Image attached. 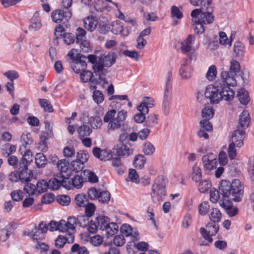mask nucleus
I'll return each instance as SVG.
<instances>
[{
  "mask_svg": "<svg viewBox=\"0 0 254 254\" xmlns=\"http://www.w3.org/2000/svg\"><path fill=\"white\" fill-rule=\"evenodd\" d=\"M219 189V191L213 189L210 191V200L213 203L220 198V193L223 197L235 202H240L244 193V187L238 179L234 180L232 183L226 180H222Z\"/></svg>",
  "mask_w": 254,
  "mask_h": 254,
  "instance_id": "1",
  "label": "nucleus"
},
{
  "mask_svg": "<svg viewBox=\"0 0 254 254\" xmlns=\"http://www.w3.org/2000/svg\"><path fill=\"white\" fill-rule=\"evenodd\" d=\"M116 114V110L113 109L108 111L104 117V122L108 124L107 129L109 131L120 128L126 119L127 112L123 110L118 112L117 116Z\"/></svg>",
  "mask_w": 254,
  "mask_h": 254,
  "instance_id": "2",
  "label": "nucleus"
},
{
  "mask_svg": "<svg viewBox=\"0 0 254 254\" xmlns=\"http://www.w3.org/2000/svg\"><path fill=\"white\" fill-rule=\"evenodd\" d=\"M214 11L213 4L207 6L196 8L191 12V16L193 19H199L200 22L204 24H209L214 20V16L213 14Z\"/></svg>",
  "mask_w": 254,
  "mask_h": 254,
  "instance_id": "3",
  "label": "nucleus"
},
{
  "mask_svg": "<svg viewBox=\"0 0 254 254\" xmlns=\"http://www.w3.org/2000/svg\"><path fill=\"white\" fill-rule=\"evenodd\" d=\"M166 195L165 180L162 176L158 177L152 187L151 196L154 203H159Z\"/></svg>",
  "mask_w": 254,
  "mask_h": 254,
  "instance_id": "4",
  "label": "nucleus"
},
{
  "mask_svg": "<svg viewBox=\"0 0 254 254\" xmlns=\"http://www.w3.org/2000/svg\"><path fill=\"white\" fill-rule=\"evenodd\" d=\"M95 220L99 229L105 232L107 238L112 236L118 231L119 227L117 224L110 222L108 217L100 215Z\"/></svg>",
  "mask_w": 254,
  "mask_h": 254,
  "instance_id": "5",
  "label": "nucleus"
},
{
  "mask_svg": "<svg viewBox=\"0 0 254 254\" xmlns=\"http://www.w3.org/2000/svg\"><path fill=\"white\" fill-rule=\"evenodd\" d=\"M32 172L28 169V165L24 162L19 163L18 171L12 172L9 175V179L12 182H16L18 180L22 183L28 182L31 180Z\"/></svg>",
  "mask_w": 254,
  "mask_h": 254,
  "instance_id": "6",
  "label": "nucleus"
},
{
  "mask_svg": "<svg viewBox=\"0 0 254 254\" xmlns=\"http://www.w3.org/2000/svg\"><path fill=\"white\" fill-rule=\"evenodd\" d=\"M235 76L228 71L223 70L220 73V79L215 81V84L219 87H222V85L235 86L237 83Z\"/></svg>",
  "mask_w": 254,
  "mask_h": 254,
  "instance_id": "7",
  "label": "nucleus"
},
{
  "mask_svg": "<svg viewBox=\"0 0 254 254\" xmlns=\"http://www.w3.org/2000/svg\"><path fill=\"white\" fill-rule=\"evenodd\" d=\"M75 217H70L68 218L67 221L62 220L60 221V226H61V231L68 232V234H67L68 236L70 238V240L68 241L69 243H72L74 240V236L71 233L75 230L76 222Z\"/></svg>",
  "mask_w": 254,
  "mask_h": 254,
  "instance_id": "8",
  "label": "nucleus"
},
{
  "mask_svg": "<svg viewBox=\"0 0 254 254\" xmlns=\"http://www.w3.org/2000/svg\"><path fill=\"white\" fill-rule=\"evenodd\" d=\"M194 39V37L193 36L189 35L184 41L178 43V46H180L181 51L183 53L186 54L190 61L194 57V50L192 48V44Z\"/></svg>",
  "mask_w": 254,
  "mask_h": 254,
  "instance_id": "9",
  "label": "nucleus"
},
{
  "mask_svg": "<svg viewBox=\"0 0 254 254\" xmlns=\"http://www.w3.org/2000/svg\"><path fill=\"white\" fill-rule=\"evenodd\" d=\"M220 88L215 84L209 85L206 87L204 96L211 103L217 104L220 101Z\"/></svg>",
  "mask_w": 254,
  "mask_h": 254,
  "instance_id": "10",
  "label": "nucleus"
},
{
  "mask_svg": "<svg viewBox=\"0 0 254 254\" xmlns=\"http://www.w3.org/2000/svg\"><path fill=\"white\" fill-rule=\"evenodd\" d=\"M219 231V225L215 222H209L206 225V228H201L200 232L203 238L210 243L213 242L211 237L215 236Z\"/></svg>",
  "mask_w": 254,
  "mask_h": 254,
  "instance_id": "11",
  "label": "nucleus"
},
{
  "mask_svg": "<svg viewBox=\"0 0 254 254\" xmlns=\"http://www.w3.org/2000/svg\"><path fill=\"white\" fill-rule=\"evenodd\" d=\"M72 16V12L69 9H57L51 13L52 20L57 23L62 22L64 24Z\"/></svg>",
  "mask_w": 254,
  "mask_h": 254,
  "instance_id": "12",
  "label": "nucleus"
},
{
  "mask_svg": "<svg viewBox=\"0 0 254 254\" xmlns=\"http://www.w3.org/2000/svg\"><path fill=\"white\" fill-rule=\"evenodd\" d=\"M232 199L220 200L219 204L224 209L226 213L229 217H234L238 214L239 209L237 206H234L231 202Z\"/></svg>",
  "mask_w": 254,
  "mask_h": 254,
  "instance_id": "13",
  "label": "nucleus"
},
{
  "mask_svg": "<svg viewBox=\"0 0 254 254\" xmlns=\"http://www.w3.org/2000/svg\"><path fill=\"white\" fill-rule=\"evenodd\" d=\"M121 232L124 237H128L131 242H134L139 240V233L136 231H133L131 226L125 224L121 227Z\"/></svg>",
  "mask_w": 254,
  "mask_h": 254,
  "instance_id": "14",
  "label": "nucleus"
},
{
  "mask_svg": "<svg viewBox=\"0 0 254 254\" xmlns=\"http://www.w3.org/2000/svg\"><path fill=\"white\" fill-rule=\"evenodd\" d=\"M251 122V117L248 111L244 110L239 115L237 128L246 131Z\"/></svg>",
  "mask_w": 254,
  "mask_h": 254,
  "instance_id": "15",
  "label": "nucleus"
},
{
  "mask_svg": "<svg viewBox=\"0 0 254 254\" xmlns=\"http://www.w3.org/2000/svg\"><path fill=\"white\" fill-rule=\"evenodd\" d=\"M110 26L111 31L113 34H121L124 37L128 36L130 31V29L128 27L124 28L122 22L120 21H114Z\"/></svg>",
  "mask_w": 254,
  "mask_h": 254,
  "instance_id": "16",
  "label": "nucleus"
},
{
  "mask_svg": "<svg viewBox=\"0 0 254 254\" xmlns=\"http://www.w3.org/2000/svg\"><path fill=\"white\" fill-rule=\"evenodd\" d=\"M245 134L246 131L237 128L232 134L231 143L235 144L237 148H240L243 145Z\"/></svg>",
  "mask_w": 254,
  "mask_h": 254,
  "instance_id": "17",
  "label": "nucleus"
},
{
  "mask_svg": "<svg viewBox=\"0 0 254 254\" xmlns=\"http://www.w3.org/2000/svg\"><path fill=\"white\" fill-rule=\"evenodd\" d=\"M83 3L91 8L92 13L102 12L104 8V2L103 0H81Z\"/></svg>",
  "mask_w": 254,
  "mask_h": 254,
  "instance_id": "18",
  "label": "nucleus"
},
{
  "mask_svg": "<svg viewBox=\"0 0 254 254\" xmlns=\"http://www.w3.org/2000/svg\"><path fill=\"white\" fill-rule=\"evenodd\" d=\"M68 161L65 159H61L57 162V167L60 171L59 175L61 176V178L66 179L69 178L70 174L68 170Z\"/></svg>",
  "mask_w": 254,
  "mask_h": 254,
  "instance_id": "19",
  "label": "nucleus"
},
{
  "mask_svg": "<svg viewBox=\"0 0 254 254\" xmlns=\"http://www.w3.org/2000/svg\"><path fill=\"white\" fill-rule=\"evenodd\" d=\"M202 161L204 167L207 170H211L216 167L217 160L212 153L203 156Z\"/></svg>",
  "mask_w": 254,
  "mask_h": 254,
  "instance_id": "20",
  "label": "nucleus"
},
{
  "mask_svg": "<svg viewBox=\"0 0 254 254\" xmlns=\"http://www.w3.org/2000/svg\"><path fill=\"white\" fill-rule=\"evenodd\" d=\"M94 156L101 161H107L112 157V154L110 151L106 149H101L98 147H95L92 150Z\"/></svg>",
  "mask_w": 254,
  "mask_h": 254,
  "instance_id": "21",
  "label": "nucleus"
},
{
  "mask_svg": "<svg viewBox=\"0 0 254 254\" xmlns=\"http://www.w3.org/2000/svg\"><path fill=\"white\" fill-rule=\"evenodd\" d=\"M220 88V101L224 100L227 101H231L234 97L235 92L229 86H222Z\"/></svg>",
  "mask_w": 254,
  "mask_h": 254,
  "instance_id": "22",
  "label": "nucleus"
},
{
  "mask_svg": "<svg viewBox=\"0 0 254 254\" xmlns=\"http://www.w3.org/2000/svg\"><path fill=\"white\" fill-rule=\"evenodd\" d=\"M117 55L114 52H109L103 55L99 58V60L105 67H111L116 62Z\"/></svg>",
  "mask_w": 254,
  "mask_h": 254,
  "instance_id": "23",
  "label": "nucleus"
},
{
  "mask_svg": "<svg viewBox=\"0 0 254 254\" xmlns=\"http://www.w3.org/2000/svg\"><path fill=\"white\" fill-rule=\"evenodd\" d=\"M56 177L51 178L49 181L48 185L49 189L52 190H57L61 186L66 187L64 184L66 183L65 181L66 179L61 178V176L60 175H57Z\"/></svg>",
  "mask_w": 254,
  "mask_h": 254,
  "instance_id": "24",
  "label": "nucleus"
},
{
  "mask_svg": "<svg viewBox=\"0 0 254 254\" xmlns=\"http://www.w3.org/2000/svg\"><path fill=\"white\" fill-rule=\"evenodd\" d=\"M117 154L120 156H128L133 153L129 144H119L115 146Z\"/></svg>",
  "mask_w": 254,
  "mask_h": 254,
  "instance_id": "25",
  "label": "nucleus"
},
{
  "mask_svg": "<svg viewBox=\"0 0 254 254\" xmlns=\"http://www.w3.org/2000/svg\"><path fill=\"white\" fill-rule=\"evenodd\" d=\"M83 114L88 118V124L93 129H99L101 127L102 125V121L101 118L97 115L89 116L87 112H84Z\"/></svg>",
  "mask_w": 254,
  "mask_h": 254,
  "instance_id": "26",
  "label": "nucleus"
},
{
  "mask_svg": "<svg viewBox=\"0 0 254 254\" xmlns=\"http://www.w3.org/2000/svg\"><path fill=\"white\" fill-rule=\"evenodd\" d=\"M237 96L240 103L244 105H248L251 101L248 91L244 88L238 90Z\"/></svg>",
  "mask_w": 254,
  "mask_h": 254,
  "instance_id": "27",
  "label": "nucleus"
},
{
  "mask_svg": "<svg viewBox=\"0 0 254 254\" xmlns=\"http://www.w3.org/2000/svg\"><path fill=\"white\" fill-rule=\"evenodd\" d=\"M245 54V46L240 41L235 42L234 44L233 56L236 58H242Z\"/></svg>",
  "mask_w": 254,
  "mask_h": 254,
  "instance_id": "28",
  "label": "nucleus"
},
{
  "mask_svg": "<svg viewBox=\"0 0 254 254\" xmlns=\"http://www.w3.org/2000/svg\"><path fill=\"white\" fill-rule=\"evenodd\" d=\"M193 72L192 67L189 64L183 65L180 69V74L182 79L188 80L191 78Z\"/></svg>",
  "mask_w": 254,
  "mask_h": 254,
  "instance_id": "29",
  "label": "nucleus"
},
{
  "mask_svg": "<svg viewBox=\"0 0 254 254\" xmlns=\"http://www.w3.org/2000/svg\"><path fill=\"white\" fill-rule=\"evenodd\" d=\"M84 27L88 30L93 31L97 27L98 21L93 17H87L83 20Z\"/></svg>",
  "mask_w": 254,
  "mask_h": 254,
  "instance_id": "30",
  "label": "nucleus"
},
{
  "mask_svg": "<svg viewBox=\"0 0 254 254\" xmlns=\"http://www.w3.org/2000/svg\"><path fill=\"white\" fill-rule=\"evenodd\" d=\"M92 69L97 76H105L108 73L107 69L102 63L98 60V62L93 64Z\"/></svg>",
  "mask_w": 254,
  "mask_h": 254,
  "instance_id": "31",
  "label": "nucleus"
},
{
  "mask_svg": "<svg viewBox=\"0 0 254 254\" xmlns=\"http://www.w3.org/2000/svg\"><path fill=\"white\" fill-rule=\"evenodd\" d=\"M20 151L21 154L22 155V157L19 162V163H22L24 162V163H26V165H28V163H29L32 160V154L31 151L27 149V147L26 149H24L23 147H20Z\"/></svg>",
  "mask_w": 254,
  "mask_h": 254,
  "instance_id": "32",
  "label": "nucleus"
},
{
  "mask_svg": "<svg viewBox=\"0 0 254 254\" xmlns=\"http://www.w3.org/2000/svg\"><path fill=\"white\" fill-rule=\"evenodd\" d=\"M241 66L239 62L236 60L232 59L230 61L229 71L236 76L240 73Z\"/></svg>",
  "mask_w": 254,
  "mask_h": 254,
  "instance_id": "33",
  "label": "nucleus"
},
{
  "mask_svg": "<svg viewBox=\"0 0 254 254\" xmlns=\"http://www.w3.org/2000/svg\"><path fill=\"white\" fill-rule=\"evenodd\" d=\"M48 227L49 226L47 225L46 224L42 222L39 224V229L37 230L36 228H35V231L34 232V233H30L29 236L31 237L33 239L37 240V236L39 235L38 233H46L48 231Z\"/></svg>",
  "mask_w": 254,
  "mask_h": 254,
  "instance_id": "34",
  "label": "nucleus"
},
{
  "mask_svg": "<svg viewBox=\"0 0 254 254\" xmlns=\"http://www.w3.org/2000/svg\"><path fill=\"white\" fill-rule=\"evenodd\" d=\"M191 176L192 179L195 182L199 181L201 178V169L196 164L194 165L192 167Z\"/></svg>",
  "mask_w": 254,
  "mask_h": 254,
  "instance_id": "35",
  "label": "nucleus"
},
{
  "mask_svg": "<svg viewBox=\"0 0 254 254\" xmlns=\"http://www.w3.org/2000/svg\"><path fill=\"white\" fill-rule=\"evenodd\" d=\"M74 200L76 204L80 207H85L88 203L85 195L82 193L76 195Z\"/></svg>",
  "mask_w": 254,
  "mask_h": 254,
  "instance_id": "36",
  "label": "nucleus"
},
{
  "mask_svg": "<svg viewBox=\"0 0 254 254\" xmlns=\"http://www.w3.org/2000/svg\"><path fill=\"white\" fill-rule=\"evenodd\" d=\"M217 74V69L216 66L211 65L208 68L205 77L209 81H212L215 79Z\"/></svg>",
  "mask_w": 254,
  "mask_h": 254,
  "instance_id": "37",
  "label": "nucleus"
},
{
  "mask_svg": "<svg viewBox=\"0 0 254 254\" xmlns=\"http://www.w3.org/2000/svg\"><path fill=\"white\" fill-rule=\"evenodd\" d=\"M12 232V228L10 225L6 226L5 228L0 230V241H5L9 237Z\"/></svg>",
  "mask_w": 254,
  "mask_h": 254,
  "instance_id": "38",
  "label": "nucleus"
},
{
  "mask_svg": "<svg viewBox=\"0 0 254 254\" xmlns=\"http://www.w3.org/2000/svg\"><path fill=\"white\" fill-rule=\"evenodd\" d=\"M42 27L41 21L37 16H34L31 19V24L29 25V30L31 31H35L40 29Z\"/></svg>",
  "mask_w": 254,
  "mask_h": 254,
  "instance_id": "39",
  "label": "nucleus"
},
{
  "mask_svg": "<svg viewBox=\"0 0 254 254\" xmlns=\"http://www.w3.org/2000/svg\"><path fill=\"white\" fill-rule=\"evenodd\" d=\"M221 213L218 208H213L209 215V218L212 222L217 223L221 219Z\"/></svg>",
  "mask_w": 254,
  "mask_h": 254,
  "instance_id": "40",
  "label": "nucleus"
},
{
  "mask_svg": "<svg viewBox=\"0 0 254 254\" xmlns=\"http://www.w3.org/2000/svg\"><path fill=\"white\" fill-rule=\"evenodd\" d=\"M77 131L80 136L81 137L88 136L92 131V128H90L88 126L85 125H83L78 127Z\"/></svg>",
  "mask_w": 254,
  "mask_h": 254,
  "instance_id": "41",
  "label": "nucleus"
},
{
  "mask_svg": "<svg viewBox=\"0 0 254 254\" xmlns=\"http://www.w3.org/2000/svg\"><path fill=\"white\" fill-rule=\"evenodd\" d=\"M35 163L39 168H42L47 163L46 156L42 153H37L35 156Z\"/></svg>",
  "mask_w": 254,
  "mask_h": 254,
  "instance_id": "42",
  "label": "nucleus"
},
{
  "mask_svg": "<svg viewBox=\"0 0 254 254\" xmlns=\"http://www.w3.org/2000/svg\"><path fill=\"white\" fill-rule=\"evenodd\" d=\"M49 188L48 182L45 180H39L37 183L36 190L38 193L46 191Z\"/></svg>",
  "mask_w": 254,
  "mask_h": 254,
  "instance_id": "43",
  "label": "nucleus"
},
{
  "mask_svg": "<svg viewBox=\"0 0 254 254\" xmlns=\"http://www.w3.org/2000/svg\"><path fill=\"white\" fill-rule=\"evenodd\" d=\"M145 163V157L143 155L139 154L135 156L133 164L135 168L141 169L143 167Z\"/></svg>",
  "mask_w": 254,
  "mask_h": 254,
  "instance_id": "44",
  "label": "nucleus"
},
{
  "mask_svg": "<svg viewBox=\"0 0 254 254\" xmlns=\"http://www.w3.org/2000/svg\"><path fill=\"white\" fill-rule=\"evenodd\" d=\"M75 219L76 226L78 225L80 227L84 228L89 224V218L85 215L78 216Z\"/></svg>",
  "mask_w": 254,
  "mask_h": 254,
  "instance_id": "45",
  "label": "nucleus"
},
{
  "mask_svg": "<svg viewBox=\"0 0 254 254\" xmlns=\"http://www.w3.org/2000/svg\"><path fill=\"white\" fill-rule=\"evenodd\" d=\"M77 44L79 45L80 51L83 53H88L92 50V46L90 42L86 39L78 42Z\"/></svg>",
  "mask_w": 254,
  "mask_h": 254,
  "instance_id": "46",
  "label": "nucleus"
},
{
  "mask_svg": "<svg viewBox=\"0 0 254 254\" xmlns=\"http://www.w3.org/2000/svg\"><path fill=\"white\" fill-rule=\"evenodd\" d=\"M190 3L194 6H200L202 8L209 5H212V0H190Z\"/></svg>",
  "mask_w": 254,
  "mask_h": 254,
  "instance_id": "47",
  "label": "nucleus"
},
{
  "mask_svg": "<svg viewBox=\"0 0 254 254\" xmlns=\"http://www.w3.org/2000/svg\"><path fill=\"white\" fill-rule=\"evenodd\" d=\"M182 7L180 6L177 7L173 5L171 7V16L173 18H176L177 19H181L183 17V14L182 12Z\"/></svg>",
  "mask_w": 254,
  "mask_h": 254,
  "instance_id": "48",
  "label": "nucleus"
},
{
  "mask_svg": "<svg viewBox=\"0 0 254 254\" xmlns=\"http://www.w3.org/2000/svg\"><path fill=\"white\" fill-rule=\"evenodd\" d=\"M70 238L66 235V237L59 236L55 240V246L58 249H61L64 247L66 242Z\"/></svg>",
  "mask_w": 254,
  "mask_h": 254,
  "instance_id": "49",
  "label": "nucleus"
},
{
  "mask_svg": "<svg viewBox=\"0 0 254 254\" xmlns=\"http://www.w3.org/2000/svg\"><path fill=\"white\" fill-rule=\"evenodd\" d=\"M219 43L225 46L228 45L229 46H231L232 38V37L230 38V39L229 40L226 34L222 31H221L219 33Z\"/></svg>",
  "mask_w": 254,
  "mask_h": 254,
  "instance_id": "50",
  "label": "nucleus"
},
{
  "mask_svg": "<svg viewBox=\"0 0 254 254\" xmlns=\"http://www.w3.org/2000/svg\"><path fill=\"white\" fill-rule=\"evenodd\" d=\"M192 21L194 22V32L197 34H200L204 32L205 28L203 26V23L200 22L199 19H193Z\"/></svg>",
  "mask_w": 254,
  "mask_h": 254,
  "instance_id": "51",
  "label": "nucleus"
},
{
  "mask_svg": "<svg viewBox=\"0 0 254 254\" xmlns=\"http://www.w3.org/2000/svg\"><path fill=\"white\" fill-rule=\"evenodd\" d=\"M10 196L13 201L18 202L23 199V192L20 190H14L11 192Z\"/></svg>",
  "mask_w": 254,
  "mask_h": 254,
  "instance_id": "52",
  "label": "nucleus"
},
{
  "mask_svg": "<svg viewBox=\"0 0 254 254\" xmlns=\"http://www.w3.org/2000/svg\"><path fill=\"white\" fill-rule=\"evenodd\" d=\"M154 146L149 142H145L143 144V151L146 155H151L155 152Z\"/></svg>",
  "mask_w": 254,
  "mask_h": 254,
  "instance_id": "53",
  "label": "nucleus"
},
{
  "mask_svg": "<svg viewBox=\"0 0 254 254\" xmlns=\"http://www.w3.org/2000/svg\"><path fill=\"white\" fill-rule=\"evenodd\" d=\"M111 194L108 191H101L98 197V200L104 204L108 203L110 200Z\"/></svg>",
  "mask_w": 254,
  "mask_h": 254,
  "instance_id": "54",
  "label": "nucleus"
},
{
  "mask_svg": "<svg viewBox=\"0 0 254 254\" xmlns=\"http://www.w3.org/2000/svg\"><path fill=\"white\" fill-rule=\"evenodd\" d=\"M248 171L252 181H254V157H250L248 163Z\"/></svg>",
  "mask_w": 254,
  "mask_h": 254,
  "instance_id": "55",
  "label": "nucleus"
},
{
  "mask_svg": "<svg viewBox=\"0 0 254 254\" xmlns=\"http://www.w3.org/2000/svg\"><path fill=\"white\" fill-rule=\"evenodd\" d=\"M72 253H76L77 254H88V252L85 247H80L79 244H74L71 249Z\"/></svg>",
  "mask_w": 254,
  "mask_h": 254,
  "instance_id": "56",
  "label": "nucleus"
},
{
  "mask_svg": "<svg viewBox=\"0 0 254 254\" xmlns=\"http://www.w3.org/2000/svg\"><path fill=\"white\" fill-rule=\"evenodd\" d=\"M41 106L43 108L45 111L52 112L53 111V107L50 101L47 99H38Z\"/></svg>",
  "mask_w": 254,
  "mask_h": 254,
  "instance_id": "57",
  "label": "nucleus"
},
{
  "mask_svg": "<svg viewBox=\"0 0 254 254\" xmlns=\"http://www.w3.org/2000/svg\"><path fill=\"white\" fill-rule=\"evenodd\" d=\"M83 174L87 179L88 181L91 183H96L98 180V177L95 174L89 170H84L83 172Z\"/></svg>",
  "mask_w": 254,
  "mask_h": 254,
  "instance_id": "58",
  "label": "nucleus"
},
{
  "mask_svg": "<svg viewBox=\"0 0 254 254\" xmlns=\"http://www.w3.org/2000/svg\"><path fill=\"white\" fill-rule=\"evenodd\" d=\"M21 141L23 142L22 145L21 147L26 149L28 145L31 144L33 143L31 134L30 133L23 134L21 135Z\"/></svg>",
  "mask_w": 254,
  "mask_h": 254,
  "instance_id": "59",
  "label": "nucleus"
},
{
  "mask_svg": "<svg viewBox=\"0 0 254 254\" xmlns=\"http://www.w3.org/2000/svg\"><path fill=\"white\" fill-rule=\"evenodd\" d=\"M71 169L75 172L81 171L84 168V165L76 159L73 160L71 162Z\"/></svg>",
  "mask_w": 254,
  "mask_h": 254,
  "instance_id": "60",
  "label": "nucleus"
},
{
  "mask_svg": "<svg viewBox=\"0 0 254 254\" xmlns=\"http://www.w3.org/2000/svg\"><path fill=\"white\" fill-rule=\"evenodd\" d=\"M86 31L81 27L76 29V43L81 42L84 40H86Z\"/></svg>",
  "mask_w": 254,
  "mask_h": 254,
  "instance_id": "61",
  "label": "nucleus"
},
{
  "mask_svg": "<svg viewBox=\"0 0 254 254\" xmlns=\"http://www.w3.org/2000/svg\"><path fill=\"white\" fill-rule=\"evenodd\" d=\"M72 185L77 189L81 188L83 184V180L81 176L78 175H76L72 179Z\"/></svg>",
  "mask_w": 254,
  "mask_h": 254,
  "instance_id": "62",
  "label": "nucleus"
},
{
  "mask_svg": "<svg viewBox=\"0 0 254 254\" xmlns=\"http://www.w3.org/2000/svg\"><path fill=\"white\" fill-rule=\"evenodd\" d=\"M211 187V184L208 180L201 181L198 185V190L201 193L207 191Z\"/></svg>",
  "mask_w": 254,
  "mask_h": 254,
  "instance_id": "63",
  "label": "nucleus"
},
{
  "mask_svg": "<svg viewBox=\"0 0 254 254\" xmlns=\"http://www.w3.org/2000/svg\"><path fill=\"white\" fill-rule=\"evenodd\" d=\"M202 117L205 118L207 120H209L213 117L214 111L213 109L209 107H205L202 110Z\"/></svg>",
  "mask_w": 254,
  "mask_h": 254,
  "instance_id": "64",
  "label": "nucleus"
}]
</instances>
